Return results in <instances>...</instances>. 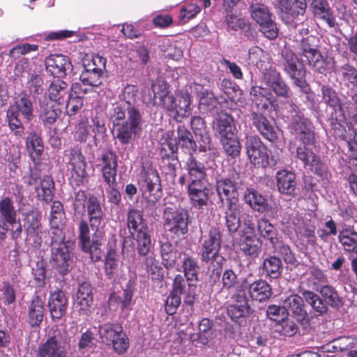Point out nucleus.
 <instances>
[{
    "label": "nucleus",
    "instance_id": "nucleus-47",
    "mask_svg": "<svg viewBox=\"0 0 357 357\" xmlns=\"http://www.w3.org/2000/svg\"><path fill=\"white\" fill-rule=\"evenodd\" d=\"M52 259L56 269L62 275L67 274V244L63 242L59 247L52 252Z\"/></svg>",
    "mask_w": 357,
    "mask_h": 357
},
{
    "label": "nucleus",
    "instance_id": "nucleus-39",
    "mask_svg": "<svg viewBox=\"0 0 357 357\" xmlns=\"http://www.w3.org/2000/svg\"><path fill=\"white\" fill-rule=\"evenodd\" d=\"M320 294V297L327 306L339 309L343 305L342 299L338 295L335 289L331 285H323L317 291Z\"/></svg>",
    "mask_w": 357,
    "mask_h": 357
},
{
    "label": "nucleus",
    "instance_id": "nucleus-49",
    "mask_svg": "<svg viewBox=\"0 0 357 357\" xmlns=\"http://www.w3.org/2000/svg\"><path fill=\"white\" fill-rule=\"evenodd\" d=\"M26 149L33 160L38 158L43 151V143L38 134L31 132L26 139Z\"/></svg>",
    "mask_w": 357,
    "mask_h": 357
},
{
    "label": "nucleus",
    "instance_id": "nucleus-24",
    "mask_svg": "<svg viewBox=\"0 0 357 357\" xmlns=\"http://www.w3.org/2000/svg\"><path fill=\"white\" fill-rule=\"evenodd\" d=\"M225 22L231 30L235 31L239 30L243 31L244 35L247 36L249 40H255L256 32L254 29L250 28V23L248 20L240 17L234 13H229L225 17Z\"/></svg>",
    "mask_w": 357,
    "mask_h": 357
},
{
    "label": "nucleus",
    "instance_id": "nucleus-58",
    "mask_svg": "<svg viewBox=\"0 0 357 357\" xmlns=\"http://www.w3.org/2000/svg\"><path fill=\"white\" fill-rule=\"evenodd\" d=\"M126 121L138 131L141 130L143 122L142 113L139 107L132 105L130 100L128 106Z\"/></svg>",
    "mask_w": 357,
    "mask_h": 357
},
{
    "label": "nucleus",
    "instance_id": "nucleus-33",
    "mask_svg": "<svg viewBox=\"0 0 357 357\" xmlns=\"http://www.w3.org/2000/svg\"><path fill=\"white\" fill-rule=\"evenodd\" d=\"M40 357H66V349L54 337L48 340L38 349Z\"/></svg>",
    "mask_w": 357,
    "mask_h": 357
},
{
    "label": "nucleus",
    "instance_id": "nucleus-38",
    "mask_svg": "<svg viewBox=\"0 0 357 357\" xmlns=\"http://www.w3.org/2000/svg\"><path fill=\"white\" fill-rule=\"evenodd\" d=\"M44 314V306L42 299L35 296L29 306L28 320L32 327L38 326L43 320Z\"/></svg>",
    "mask_w": 357,
    "mask_h": 357
},
{
    "label": "nucleus",
    "instance_id": "nucleus-7",
    "mask_svg": "<svg viewBox=\"0 0 357 357\" xmlns=\"http://www.w3.org/2000/svg\"><path fill=\"white\" fill-rule=\"evenodd\" d=\"M197 282L187 279L182 275H176L174 279L172 292L180 296H184V303L192 306L197 296Z\"/></svg>",
    "mask_w": 357,
    "mask_h": 357
},
{
    "label": "nucleus",
    "instance_id": "nucleus-3",
    "mask_svg": "<svg viewBox=\"0 0 357 357\" xmlns=\"http://www.w3.org/2000/svg\"><path fill=\"white\" fill-rule=\"evenodd\" d=\"M222 244L220 229L211 227L207 234L202 236L201 243V259L206 263L211 262L214 267L211 277L219 278L222 272V266L225 258L220 254Z\"/></svg>",
    "mask_w": 357,
    "mask_h": 357
},
{
    "label": "nucleus",
    "instance_id": "nucleus-34",
    "mask_svg": "<svg viewBox=\"0 0 357 357\" xmlns=\"http://www.w3.org/2000/svg\"><path fill=\"white\" fill-rule=\"evenodd\" d=\"M87 213L91 227L92 228L98 227L102 222L104 213L97 197H90L89 198Z\"/></svg>",
    "mask_w": 357,
    "mask_h": 357
},
{
    "label": "nucleus",
    "instance_id": "nucleus-11",
    "mask_svg": "<svg viewBox=\"0 0 357 357\" xmlns=\"http://www.w3.org/2000/svg\"><path fill=\"white\" fill-rule=\"evenodd\" d=\"M250 119L253 126L264 139L272 143L278 142V129L263 114L252 112Z\"/></svg>",
    "mask_w": 357,
    "mask_h": 357
},
{
    "label": "nucleus",
    "instance_id": "nucleus-52",
    "mask_svg": "<svg viewBox=\"0 0 357 357\" xmlns=\"http://www.w3.org/2000/svg\"><path fill=\"white\" fill-rule=\"evenodd\" d=\"M84 70L80 75V80L85 85L98 86L103 81V73L89 68H84Z\"/></svg>",
    "mask_w": 357,
    "mask_h": 357
},
{
    "label": "nucleus",
    "instance_id": "nucleus-8",
    "mask_svg": "<svg viewBox=\"0 0 357 357\" xmlns=\"http://www.w3.org/2000/svg\"><path fill=\"white\" fill-rule=\"evenodd\" d=\"M38 180H40L39 185L35 188L38 198L45 202H51L54 189V183L52 177L45 176L43 179H40L38 171L37 169L31 170L26 183L29 185H33L38 183Z\"/></svg>",
    "mask_w": 357,
    "mask_h": 357
},
{
    "label": "nucleus",
    "instance_id": "nucleus-9",
    "mask_svg": "<svg viewBox=\"0 0 357 357\" xmlns=\"http://www.w3.org/2000/svg\"><path fill=\"white\" fill-rule=\"evenodd\" d=\"M243 200L255 211L260 213H270L269 216L275 218L277 210L273 208L268 199L253 188H247L243 193Z\"/></svg>",
    "mask_w": 357,
    "mask_h": 357
},
{
    "label": "nucleus",
    "instance_id": "nucleus-62",
    "mask_svg": "<svg viewBox=\"0 0 357 357\" xmlns=\"http://www.w3.org/2000/svg\"><path fill=\"white\" fill-rule=\"evenodd\" d=\"M250 162L257 167H266L269 165V157L266 146L248 155Z\"/></svg>",
    "mask_w": 357,
    "mask_h": 357
},
{
    "label": "nucleus",
    "instance_id": "nucleus-44",
    "mask_svg": "<svg viewBox=\"0 0 357 357\" xmlns=\"http://www.w3.org/2000/svg\"><path fill=\"white\" fill-rule=\"evenodd\" d=\"M262 271L265 275L272 279L280 277L282 272V264L280 258L271 256L264 260Z\"/></svg>",
    "mask_w": 357,
    "mask_h": 357
},
{
    "label": "nucleus",
    "instance_id": "nucleus-50",
    "mask_svg": "<svg viewBox=\"0 0 357 357\" xmlns=\"http://www.w3.org/2000/svg\"><path fill=\"white\" fill-rule=\"evenodd\" d=\"M122 327L118 324H105L99 327V335L102 342L107 345H111L114 338L121 332Z\"/></svg>",
    "mask_w": 357,
    "mask_h": 357
},
{
    "label": "nucleus",
    "instance_id": "nucleus-40",
    "mask_svg": "<svg viewBox=\"0 0 357 357\" xmlns=\"http://www.w3.org/2000/svg\"><path fill=\"white\" fill-rule=\"evenodd\" d=\"M0 216L3 223L13 225L16 223L17 211L12 199L6 197L0 200Z\"/></svg>",
    "mask_w": 357,
    "mask_h": 357
},
{
    "label": "nucleus",
    "instance_id": "nucleus-63",
    "mask_svg": "<svg viewBox=\"0 0 357 357\" xmlns=\"http://www.w3.org/2000/svg\"><path fill=\"white\" fill-rule=\"evenodd\" d=\"M322 99L324 102L331 107L336 108L340 107V99L332 88L328 86H321Z\"/></svg>",
    "mask_w": 357,
    "mask_h": 357
},
{
    "label": "nucleus",
    "instance_id": "nucleus-15",
    "mask_svg": "<svg viewBox=\"0 0 357 357\" xmlns=\"http://www.w3.org/2000/svg\"><path fill=\"white\" fill-rule=\"evenodd\" d=\"M190 95L187 91H181L167 100L165 109L175 113L177 116L185 118L190 114Z\"/></svg>",
    "mask_w": 357,
    "mask_h": 357
},
{
    "label": "nucleus",
    "instance_id": "nucleus-46",
    "mask_svg": "<svg viewBox=\"0 0 357 357\" xmlns=\"http://www.w3.org/2000/svg\"><path fill=\"white\" fill-rule=\"evenodd\" d=\"M160 253L165 266L167 268L174 266L180 253L177 252L176 246L169 242L162 243Z\"/></svg>",
    "mask_w": 357,
    "mask_h": 357
},
{
    "label": "nucleus",
    "instance_id": "nucleus-2",
    "mask_svg": "<svg viewBox=\"0 0 357 357\" xmlns=\"http://www.w3.org/2000/svg\"><path fill=\"white\" fill-rule=\"evenodd\" d=\"M20 114L27 122L33 117V104L26 91L15 93L14 103L9 105L6 112V121L16 135L24 132L23 123Z\"/></svg>",
    "mask_w": 357,
    "mask_h": 357
},
{
    "label": "nucleus",
    "instance_id": "nucleus-17",
    "mask_svg": "<svg viewBox=\"0 0 357 357\" xmlns=\"http://www.w3.org/2000/svg\"><path fill=\"white\" fill-rule=\"evenodd\" d=\"M191 128L199 143V151L206 152L211 149V140L205 121L200 116L191 119Z\"/></svg>",
    "mask_w": 357,
    "mask_h": 357
},
{
    "label": "nucleus",
    "instance_id": "nucleus-55",
    "mask_svg": "<svg viewBox=\"0 0 357 357\" xmlns=\"http://www.w3.org/2000/svg\"><path fill=\"white\" fill-rule=\"evenodd\" d=\"M182 268L184 276L187 280L198 282V271L199 266L195 259L187 256L184 258L182 264Z\"/></svg>",
    "mask_w": 357,
    "mask_h": 357
},
{
    "label": "nucleus",
    "instance_id": "nucleus-61",
    "mask_svg": "<svg viewBox=\"0 0 357 357\" xmlns=\"http://www.w3.org/2000/svg\"><path fill=\"white\" fill-rule=\"evenodd\" d=\"M259 70L262 73V80L269 88L282 78L280 73L275 68L261 65Z\"/></svg>",
    "mask_w": 357,
    "mask_h": 357
},
{
    "label": "nucleus",
    "instance_id": "nucleus-13",
    "mask_svg": "<svg viewBox=\"0 0 357 357\" xmlns=\"http://www.w3.org/2000/svg\"><path fill=\"white\" fill-rule=\"evenodd\" d=\"M276 8L279 9L282 19L290 23L300 15H304L307 3L298 0H278Z\"/></svg>",
    "mask_w": 357,
    "mask_h": 357
},
{
    "label": "nucleus",
    "instance_id": "nucleus-25",
    "mask_svg": "<svg viewBox=\"0 0 357 357\" xmlns=\"http://www.w3.org/2000/svg\"><path fill=\"white\" fill-rule=\"evenodd\" d=\"M241 211L242 207L236 202H228L225 218L228 231L231 234L236 232L241 226Z\"/></svg>",
    "mask_w": 357,
    "mask_h": 357
},
{
    "label": "nucleus",
    "instance_id": "nucleus-20",
    "mask_svg": "<svg viewBox=\"0 0 357 357\" xmlns=\"http://www.w3.org/2000/svg\"><path fill=\"white\" fill-rule=\"evenodd\" d=\"M250 96L253 104L264 110L272 105L274 100V96L269 89L257 85L250 88Z\"/></svg>",
    "mask_w": 357,
    "mask_h": 357
},
{
    "label": "nucleus",
    "instance_id": "nucleus-10",
    "mask_svg": "<svg viewBox=\"0 0 357 357\" xmlns=\"http://www.w3.org/2000/svg\"><path fill=\"white\" fill-rule=\"evenodd\" d=\"M172 96L168 84L164 81H157L153 83L149 94L144 96V101L149 105L160 106L165 109L167 100H170Z\"/></svg>",
    "mask_w": 357,
    "mask_h": 357
},
{
    "label": "nucleus",
    "instance_id": "nucleus-64",
    "mask_svg": "<svg viewBox=\"0 0 357 357\" xmlns=\"http://www.w3.org/2000/svg\"><path fill=\"white\" fill-rule=\"evenodd\" d=\"M310 144H302L297 146L296 150V158L299 160L305 167L314 158L315 153L308 147Z\"/></svg>",
    "mask_w": 357,
    "mask_h": 357
},
{
    "label": "nucleus",
    "instance_id": "nucleus-42",
    "mask_svg": "<svg viewBox=\"0 0 357 357\" xmlns=\"http://www.w3.org/2000/svg\"><path fill=\"white\" fill-rule=\"evenodd\" d=\"M339 241L347 252L357 255V231L352 228H345L340 231Z\"/></svg>",
    "mask_w": 357,
    "mask_h": 357
},
{
    "label": "nucleus",
    "instance_id": "nucleus-18",
    "mask_svg": "<svg viewBox=\"0 0 357 357\" xmlns=\"http://www.w3.org/2000/svg\"><path fill=\"white\" fill-rule=\"evenodd\" d=\"M216 191L222 205L225 199L227 203L229 202H237L238 183L231 178H221L216 181Z\"/></svg>",
    "mask_w": 357,
    "mask_h": 357
},
{
    "label": "nucleus",
    "instance_id": "nucleus-53",
    "mask_svg": "<svg viewBox=\"0 0 357 357\" xmlns=\"http://www.w3.org/2000/svg\"><path fill=\"white\" fill-rule=\"evenodd\" d=\"M221 143L224 151L228 156L235 158L240 155L241 146L235 135L232 137H222Z\"/></svg>",
    "mask_w": 357,
    "mask_h": 357
},
{
    "label": "nucleus",
    "instance_id": "nucleus-27",
    "mask_svg": "<svg viewBox=\"0 0 357 357\" xmlns=\"http://www.w3.org/2000/svg\"><path fill=\"white\" fill-rule=\"evenodd\" d=\"M215 128L222 137H232L236 131L233 117L225 112L218 114L215 123Z\"/></svg>",
    "mask_w": 357,
    "mask_h": 357
},
{
    "label": "nucleus",
    "instance_id": "nucleus-4",
    "mask_svg": "<svg viewBox=\"0 0 357 357\" xmlns=\"http://www.w3.org/2000/svg\"><path fill=\"white\" fill-rule=\"evenodd\" d=\"M280 64L284 72L292 80L294 84L305 91L307 87L306 69L296 54L290 50H284L282 52Z\"/></svg>",
    "mask_w": 357,
    "mask_h": 357
},
{
    "label": "nucleus",
    "instance_id": "nucleus-37",
    "mask_svg": "<svg viewBox=\"0 0 357 357\" xmlns=\"http://www.w3.org/2000/svg\"><path fill=\"white\" fill-rule=\"evenodd\" d=\"M303 278L307 280V286L315 291H318L323 284L327 282V276L317 267H310L304 274Z\"/></svg>",
    "mask_w": 357,
    "mask_h": 357
},
{
    "label": "nucleus",
    "instance_id": "nucleus-23",
    "mask_svg": "<svg viewBox=\"0 0 357 357\" xmlns=\"http://www.w3.org/2000/svg\"><path fill=\"white\" fill-rule=\"evenodd\" d=\"M316 17L324 20L330 27L335 25L333 12L327 0H308Z\"/></svg>",
    "mask_w": 357,
    "mask_h": 357
},
{
    "label": "nucleus",
    "instance_id": "nucleus-36",
    "mask_svg": "<svg viewBox=\"0 0 357 357\" xmlns=\"http://www.w3.org/2000/svg\"><path fill=\"white\" fill-rule=\"evenodd\" d=\"M127 226L130 236H133L141 231L149 229L144 222L142 213L140 211L132 209L128 211L127 215Z\"/></svg>",
    "mask_w": 357,
    "mask_h": 357
},
{
    "label": "nucleus",
    "instance_id": "nucleus-35",
    "mask_svg": "<svg viewBox=\"0 0 357 357\" xmlns=\"http://www.w3.org/2000/svg\"><path fill=\"white\" fill-rule=\"evenodd\" d=\"M138 132L137 130L131 127L128 121L114 124L113 126V135L123 145L130 144L133 136Z\"/></svg>",
    "mask_w": 357,
    "mask_h": 357
},
{
    "label": "nucleus",
    "instance_id": "nucleus-19",
    "mask_svg": "<svg viewBox=\"0 0 357 357\" xmlns=\"http://www.w3.org/2000/svg\"><path fill=\"white\" fill-rule=\"evenodd\" d=\"M227 312L234 321L250 315L251 308L244 292L241 291L234 296L233 303L228 307Z\"/></svg>",
    "mask_w": 357,
    "mask_h": 357
},
{
    "label": "nucleus",
    "instance_id": "nucleus-31",
    "mask_svg": "<svg viewBox=\"0 0 357 357\" xmlns=\"http://www.w3.org/2000/svg\"><path fill=\"white\" fill-rule=\"evenodd\" d=\"M257 231L261 237L268 240L275 248L279 242L278 231L266 218H261L257 220Z\"/></svg>",
    "mask_w": 357,
    "mask_h": 357
},
{
    "label": "nucleus",
    "instance_id": "nucleus-14",
    "mask_svg": "<svg viewBox=\"0 0 357 357\" xmlns=\"http://www.w3.org/2000/svg\"><path fill=\"white\" fill-rule=\"evenodd\" d=\"M210 190L205 181H190L188 185V194L192 206L202 208L206 206L209 199Z\"/></svg>",
    "mask_w": 357,
    "mask_h": 357
},
{
    "label": "nucleus",
    "instance_id": "nucleus-30",
    "mask_svg": "<svg viewBox=\"0 0 357 357\" xmlns=\"http://www.w3.org/2000/svg\"><path fill=\"white\" fill-rule=\"evenodd\" d=\"M249 294L252 300L263 302L271 298L272 289L266 281L259 280L250 285Z\"/></svg>",
    "mask_w": 357,
    "mask_h": 357
},
{
    "label": "nucleus",
    "instance_id": "nucleus-21",
    "mask_svg": "<svg viewBox=\"0 0 357 357\" xmlns=\"http://www.w3.org/2000/svg\"><path fill=\"white\" fill-rule=\"evenodd\" d=\"M49 307L53 319H60L66 315L67 297L61 290L52 293L49 299Z\"/></svg>",
    "mask_w": 357,
    "mask_h": 357
},
{
    "label": "nucleus",
    "instance_id": "nucleus-22",
    "mask_svg": "<svg viewBox=\"0 0 357 357\" xmlns=\"http://www.w3.org/2000/svg\"><path fill=\"white\" fill-rule=\"evenodd\" d=\"M184 169L187 172L190 181H206L207 167L206 164L198 160L192 154H190L185 161Z\"/></svg>",
    "mask_w": 357,
    "mask_h": 357
},
{
    "label": "nucleus",
    "instance_id": "nucleus-26",
    "mask_svg": "<svg viewBox=\"0 0 357 357\" xmlns=\"http://www.w3.org/2000/svg\"><path fill=\"white\" fill-rule=\"evenodd\" d=\"M40 105V119L46 127L52 125L58 119L60 111L56 106L46 97L43 100H39Z\"/></svg>",
    "mask_w": 357,
    "mask_h": 357
},
{
    "label": "nucleus",
    "instance_id": "nucleus-48",
    "mask_svg": "<svg viewBox=\"0 0 357 357\" xmlns=\"http://www.w3.org/2000/svg\"><path fill=\"white\" fill-rule=\"evenodd\" d=\"M214 335L213 323L207 318H204L198 326L197 340L203 345H206Z\"/></svg>",
    "mask_w": 357,
    "mask_h": 357
},
{
    "label": "nucleus",
    "instance_id": "nucleus-16",
    "mask_svg": "<svg viewBox=\"0 0 357 357\" xmlns=\"http://www.w3.org/2000/svg\"><path fill=\"white\" fill-rule=\"evenodd\" d=\"M277 188L280 193L294 197L297 190V182L294 173L287 170H280L275 176Z\"/></svg>",
    "mask_w": 357,
    "mask_h": 357
},
{
    "label": "nucleus",
    "instance_id": "nucleus-12",
    "mask_svg": "<svg viewBox=\"0 0 357 357\" xmlns=\"http://www.w3.org/2000/svg\"><path fill=\"white\" fill-rule=\"evenodd\" d=\"M284 308L302 325L307 324L310 318L305 308L302 296L293 294L284 301Z\"/></svg>",
    "mask_w": 357,
    "mask_h": 357
},
{
    "label": "nucleus",
    "instance_id": "nucleus-56",
    "mask_svg": "<svg viewBox=\"0 0 357 357\" xmlns=\"http://www.w3.org/2000/svg\"><path fill=\"white\" fill-rule=\"evenodd\" d=\"M129 102L130 100H125L113 105L109 113V119L113 126L114 124L126 121V112L128 111Z\"/></svg>",
    "mask_w": 357,
    "mask_h": 357
},
{
    "label": "nucleus",
    "instance_id": "nucleus-54",
    "mask_svg": "<svg viewBox=\"0 0 357 357\" xmlns=\"http://www.w3.org/2000/svg\"><path fill=\"white\" fill-rule=\"evenodd\" d=\"M172 135V133L166 132L162 139L164 141L161 142L160 156L163 160H165L166 157L177 155L178 145L176 139H172L171 137Z\"/></svg>",
    "mask_w": 357,
    "mask_h": 357
},
{
    "label": "nucleus",
    "instance_id": "nucleus-5",
    "mask_svg": "<svg viewBox=\"0 0 357 357\" xmlns=\"http://www.w3.org/2000/svg\"><path fill=\"white\" fill-rule=\"evenodd\" d=\"M143 198L150 206H153L162 196V190L158 172L149 169L141 174L138 182Z\"/></svg>",
    "mask_w": 357,
    "mask_h": 357
},
{
    "label": "nucleus",
    "instance_id": "nucleus-1",
    "mask_svg": "<svg viewBox=\"0 0 357 357\" xmlns=\"http://www.w3.org/2000/svg\"><path fill=\"white\" fill-rule=\"evenodd\" d=\"M288 123V130L294 137L304 144H313L314 132L310 121L305 116L298 105L288 102L283 111Z\"/></svg>",
    "mask_w": 357,
    "mask_h": 357
},
{
    "label": "nucleus",
    "instance_id": "nucleus-28",
    "mask_svg": "<svg viewBox=\"0 0 357 357\" xmlns=\"http://www.w3.org/2000/svg\"><path fill=\"white\" fill-rule=\"evenodd\" d=\"M262 243L256 234L242 235L240 248L246 255L257 257L261 252Z\"/></svg>",
    "mask_w": 357,
    "mask_h": 357
},
{
    "label": "nucleus",
    "instance_id": "nucleus-60",
    "mask_svg": "<svg viewBox=\"0 0 357 357\" xmlns=\"http://www.w3.org/2000/svg\"><path fill=\"white\" fill-rule=\"evenodd\" d=\"M317 38L314 36H308L301 40L300 49L302 54L307 58V56H314L317 50Z\"/></svg>",
    "mask_w": 357,
    "mask_h": 357
},
{
    "label": "nucleus",
    "instance_id": "nucleus-51",
    "mask_svg": "<svg viewBox=\"0 0 357 357\" xmlns=\"http://www.w3.org/2000/svg\"><path fill=\"white\" fill-rule=\"evenodd\" d=\"M66 87L67 84L64 81L60 79L54 80L49 86L48 91L50 98L48 100L52 102L55 101L61 103V100L63 98L67 93Z\"/></svg>",
    "mask_w": 357,
    "mask_h": 357
},
{
    "label": "nucleus",
    "instance_id": "nucleus-6",
    "mask_svg": "<svg viewBox=\"0 0 357 357\" xmlns=\"http://www.w3.org/2000/svg\"><path fill=\"white\" fill-rule=\"evenodd\" d=\"M163 219L165 227L172 233L180 236L188 232L189 215L187 211L167 206L164 209Z\"/></svg>",
    "mask_w": 357,
    "mask_h": 357
},
{
    "label": "nucleus",
    "instance_id": "nucleus-57",
    "mask_svg": "<svg viewBox=\"0 0 357 357\" xmlns=\"http://www.w3.org/2000/svg\"><path fill=\"white\" fill-rule=\"evenodd\" d=\"M77 301L82 309L89 307L93 302L92 289L87 282H83L79 285L77 294Z\"/></svg>",
    "mask_w": 357,
    "mask_h": 357
},
{
    "label": "nucleus",
    "instance_id": "nucleus-41",
    "mask_svg": "<svg viewBox=\"0 0 357 357\" xmlns=\"http://www.w3.org/2000/svg\"><path fill=\"white\" fill-rule=\"evenodd\" d=\"M132 236L137 241V250L139 255L146 256L151 254L153 246L149 229L139 231Z\"/></svg>",
    "mask_w": 357,
    "mask_h": 357
},
{
    "label": "nucleus",
    "instance_id": "nucleus-59",
    "mask_svg": "<svg viewBox=\"0 0 357 357\" xmlns=\"http://www.w3.org/2000/svg\"><path fill=\"white\" fill-rule=\"evenodd\" d=\"M309 64L313 67L317 72L324 74L331 68L329 62L326 61L321 53H315L314 56H307Z\"/></svg>",
    "mask_w": 357,
    "mask_h": 357
},
{
    "label": "nucleus",
    "instance_id": "nucleus-32",
    "mask_svg": "<svg viewBox=\"0 0 357 357\" xmlns=\"http://www.w3.org/2000/svg\"><path fill=\"white\" fill-rule=\"evenodd\" d=\"M66 56L61 54L51 55L45 59L47 70L54 77L66 75Z\"/></svg>",
    "mask_w": 357,
    "mask_h": 357
},
{
    "label": "nucleus",
    "instance_id": "nucleus-43",
    "mask_svg": "<svg viewBox=\"0 0 357 357\" xmlns=\"http://www.w3.org/2000/svg\"><path fill=\"white\" fill-rule=\"evenodd\" d=\"M250 12L251 17L258 24L272 18V13L268 7L261 2L252 1L250 6Z\"/></svg>",
    "mask_w": 357,
    "mask_h": 357
},
{
    "label": "nucleus",
    "instance_id": "nucleus-45",
    "mask_svg": "<svg viewBox=\"0 0 357 357\" xmlns=\"http://www.w3.org/2000/svg\"><path fill=\"white\" fill-rule=\"evenodd\" d=\"M121 264L117 259V255L115 252H108L105 263V269L106 275L110 280H116V278L121 276Z\"/></svg>",
    "mask_w": 357,
    "mask_h": 357
},
{
    "label": "nucleus",
    "instance_id": "nucleus-29",
    "mask_svg": "<svg viewBox=\"0 0 357 357\" xmlns=\"http://www.w3.org/2000/svg\"><path fill=\"white\" fill-rule=\"evenodd\" d=\"M176 143L182 150L190 154H192L197 150V144L191 132L183 126L177 128Z\"/></svg>",
    "mask_w": 357,
    "mask_h": 357
}]
</instances>
